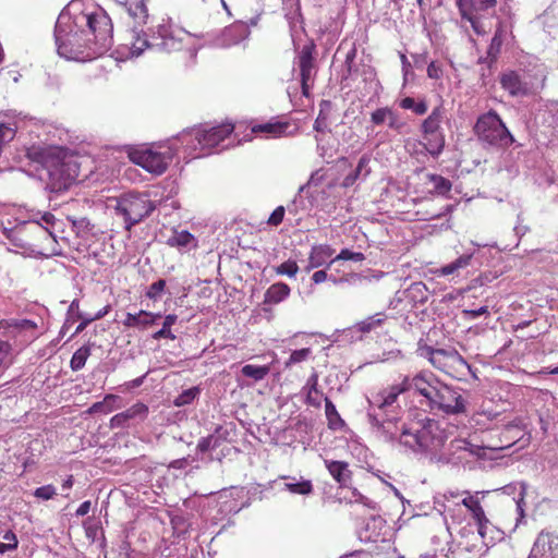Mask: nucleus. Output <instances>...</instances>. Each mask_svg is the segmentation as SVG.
I'll list each match as a JSON object with an SVG mask.
<instances>
[{
  "label": "nucleus",
  "instance_id": "obj_7",
  "mask_svg": "<svg viewBox=\"0 0 558 558\" xmlns=\"http://www.w3.org/2000/svg\"><path fill=\"white\" fill-rule=\"evenodd\" d=\"M0 371L8 368L15 354L32 343L37 337V324L31 319L9 318L0 320Z\"/></svg>",
  "mask_w": 558,
  "mask_h": 558
},
{
  "label": "nucleus",
  "instance_id": "obj_58",
  "mask_svg": "<svg viewBox=\"0 0 558 558\" xmlns=\"http://www.w3.org/2000/svg\"><path fill=\"white\" fill-rule=\"evenodd\" d=\"M462 314L464 317L470 319H475L482 315L488 314V307L487 306H481L476 310H463Z\"/></svg>",
  "mask_w": 558,
  "mask_h": 558
},
{
  "label": "nucleus",
  "instance_id": "obj_43",
  "mask_svg": "<svg viewBox=\"0 0 558 558\" xmlns=\"http://www.w3.org/2000/svg\"><path fill=\"white\" fill-rule=\"evenodd\" d=\"M343 498L347 499L349 504H361L368 509H376V502L362 495L356 488H352L350 490V496H344Z\"/></svg>",
  "mask_w": 558,
  "mask_h": 558
},
{
  "label": "nucleus",
  "instance_id": "obj_50",
  "mask_svg": "<svg viewBox=\"0 0 558 558\" xmlns=\"http://www.w3.org/2000/svg\"><path fill=\"white\" fill-rule=\"evenodd\" d=\"M165 288H166V280L159 279V280L153 282L148 287V289L146 291V296L150 300L157 301L160 299L161 293L163 292Z\"/></svg>",
  "mask_w": 558,
  "mask_h": 558
},
{
  "label": "nucleus",
  "instance_id": "obj_18",
  "mask_svg": "<svg viewBox=\"0 0 558 558\" xmlns=\"http://www.w3.org/2000/svg\"><path fill=\"white\" fill-rule=\"evenodd\" d=\"M500 84L513 97L526 96L536 89L525 72H506L500 76Z\"/></svg>",
  "mask_w": 558,
  "mask_h": 558
},
{
  "label": "nucleus",
  "instance_id": "obj_53",
  "mask_svg": "<svg viewBox=\"0 0 558 558\" xmlns=\"http://www.w3.org/2000/svg\"><path fill=\"white\" fill-rule=\"evenodd\" d=\"M314 130L318 133H325L329 131L328 118L322 109L314 122Z\"/></svg>",
  "mask_w": 558,
  "mask_h": 558
},
{
  "label": "nucleus",
  "instance_id": "obj_32",
  "mask_svg": "<svg viewBox=\"0 0 558 558\" xmlns=\"http://www.w3.org/2000/svg\"><path fill=\"white\" fill-rule=\"evenodd\" d=\"M290 287L284 282H276L271 284L265 292V304H278L290 295Z\"/></svg>",
  "mask_w": 558,
  "mask_h": 558
},
{
  "label": "nucleus",
  "instance_id": "obj_19",
  "mask_svg": "<svg viewBox=\"0 0 558 558\" xmlns=\"http://www.w3.org/2000/svg\"><path fill=\"white\" fill-rule=\"evenodd\" d=\"M296 64L300 70L302 93L307 96L315 75L313 47L311 45L302 47L296 58Z\"/></svg>",
  "mask_w": 558,
  "mask_h": 558
},
{
  "label": "nucleus",
  "instance_id": "obj_11",
  "mask_svg": "<svg viewBox=\"0 0 558 558\" xmlns=\"http://www.w3.org/2000/svg\"><path fill=\"white\" fill-rule=\"evenodd\" d=\"M420 355L426 357L437 369L449 376L458 377L471 373V365L453 349H435L433 347L418 348Z\"/></svg>",
  "mask_w": 558,
  "mask_h": 558
},
{
  "label": "nucleus",
  "instance_id": "obj_45",
  "mask_svg": "<svg viewBox=\"0 0 558 558\" xmlns=\"http://www.w3.org/2000/svg\"><path fill=\"white\" fill-rule=\"evenodd\" d=\"M38 220H36V225L40 226L50 236H53V228L56 225V218L51 213L37 211Z\"/></svg>",
  "mask_w": 558,
  "mask_h": 558
},
{
  "label": "nucleus",
  "instance_id": "obj_20",
  "mask_svg": "<svg viewBox=\"0 0 558 558\" xmlns=\"http://www.w3.org/2000/svg\"><path fill=\"white\" fill-rule=\"evenodd\" d=\"M529 558H558V535L542 531L534 542Z\"/></svg>",
  "mask_w": 558,
  "mask_h": 558
},
{
  "label": "nucleus",
  "instance_id": "obj_61",
  "mask_svg": "<svg viewBox=\"0 0 558 558\" xmlns=\"http://www.w3.org/2000/svg\"><path fill=\"white\" fill-rule=\"evenodd\" d=\"M15 131L4 124L0 125V143L9 142L14 137Z\"/></svg>",
  "mask_w": 558,
  "mask_h": 558
},
{
  "label": "nucleus",
  "instance_id": "obj_57",
  "mask_svg": "<svg viewBox=\"0 0 558 558\" xmlns=\"http://www.w3.org/2000/svg\"><path fill=\"white\" fill-rule=\"evenodd\" d=\"M317 386H318V375L316 373H313L310 378L307 379V383L305 385V389H307V400L310 403H312V393L317 392Z\"/></svg>",
  "mask_w": 558,
  "mask_h": 558
},
{
  "label": "nucleus",
  "instance_id": "obj_56",
  "mask_svg": "<svg viewBox=\"0 0 558 558\" xmlns=\"http://www.w3.org/2000/svg\"><path fill=\"white\" fill-rule=\"evenodd\" d=\"M217 441L218 439L214 436L204 437L198 441L197 449L201 452H206L209 449L215 448L217 446Z\"/></svg>",
  "mask_w": 558,
  "mask_h": 558
},
{
  "label": "nucleus",
  "instance_id": "obj_4",
  "mask_svg": "<svg viewBox=\"0 0 558 558\" xmlns=\"http://www.w3.org/2000/svg\"><path fill=\"white\" fill-rule=\"evenodd\" d=\"M26 156L47 171L46 189L51 193L64 192L81 177H88V173L83 172L87 159L68 154L60 147L32 146L27 149Z\"/></svg>",
  "mask_w": 558,
  "mask_h": 558
},
{
  "label": "nucleus",
  "instance_id": "obj_33",
  "mask_svg": "<svg viewBox=\"0 0 558 558\" xmlns=\"http://www.w3.org/2000/svg\"><path fill=\"white\" fill-rule=\"evenodd\" d=\"M120 400L121 399L119 396L108 393L105 396L102 401L95 402L94 404H92L88 408L87 413L88 414H97V413L108 414V413L114 411L116 409L120 408V405L117 404Z\"/></svg>",
  "mask_w": 558,
  "mask_h": 558
},
{
  "label": "nucleus",
  "instance_id": "obj_8",
  "mask_svg": "<svg viewBox=\"0 0 558 558\" xmlns=\"http://www.w3.org/2000/svg\"><path fill=\"white\" fill-rule=\"evenodd\" d=\"M156 203L148 193L129 192L116 198L114 214L121 218L126 231L149 217L156 209Z\"/></svg>",
  "mask_w": 558,
  "mask_h": 558
},
{
  "label": "nucleus",
  "instance_id": "obj_55",
  "mask_svg": "<svg viewBox=\"0 0 558 558\" xmlns=\"http://www.w3.org/2000/svg\"><path fill=\"white\" fill-rule=\"evenodd\" d=\"M68 219L71 221L72 227L75 228L77 231H86L89 230L90 222L86 217H68Z\"/></svg>",
  "mask_w": 558,
  "mask_h": 558
},
{
  "label": "nucleus",
  "instance_id": "obj_13",
  "mask_svg": "<svg viewBox=\"0 0 558 558\" xmlns=\"http://www.w3.org/2000/svg\"><path fill=\"white\" fill-rule=\"evenodd\" d=\"M445 435H447L445 433ZM448 438V436H446ZM445 439L442 447L435 452L429 450H412L413 452H426L432 454L434 458H437L438 461L451 464H466L470 462V457H481L483 448L469 442L466 439L456 438L450 441L448 447L446 448Z\"/></svg>",
  "mask_w": 558,
  "mask_h": 558
},
{
  "label": "nucleus",
  "instance_id": "obj_46",
  "mask_svg": "<svg viewBox=\"0 0 558 558\" xmlns=\"http://www.w3.org/2000/svg\"><path fill=\"white\" fill-rule=\"evenodd\" d=\"M312 354V350L310 348H303L300 350H294L290 357L284 362V367L290 368L295 364L305 362Z\"/></svg>",
  "mask_w": 558,
  "mask_h": 558
},
{
  "label": "nucleus",
  "instance_id": "obj_30",
  "mask_svg": "<svg viewBox=\"0 0 558 558\" xmlns=\"http://www.w3.org/2000/svg\"><path fill=\"white\" fill-rule=\"evenodd\" d=\"M423 141L425 149L434 157L441 154L445 147V134L444 131L423 132Z\"/></svg>",
  "mask_w": 558,
  "mask_h": 558
},
{
  "label": "nucleus",
  "instance_id": "obj_10",
  "mask_svg": "<svg viewBox=\"0 0 558 558\" xmlns=\"http://www.w3.org/2000/svg\"><path fill=\"white\" fill-rule=\"evenodd\" d=\"M474 132L480 142L492 147L506 148L514 142L513 135L495 110L477 118Z\"/></svg>",
  "mask_w": 558,
  "mask_h": 558
},
{
  "label": "nucleus",
  "instance_id": "obj_35",
  "mask_svg": "<svg viewBox=\"0 0 558 558\" xmlns=\"http://www.w3.org/2000/svg\"><path fill=\"white\" fill-rule=\"evenodd\" d=\"M325 414L329 428L337 430L344 426V421L338 413L336 405L328 398L325 399Z\"/></svg>",
  "mask_w": 558,
  "mask_h": 558
},
{
  "label": "nucleus",
  "instance_id": "obj_51",
  "mask_svg": "<svg viewBox=\"0 0 558 558\" xmlns=\"http://www.w3.org/2000/svg\"><path fill=\"white\" fill-rule=\"evenodd\" d=\"M497 278H498L497 272H493V271L484 272V274L480 275L477 278L473 279L471 282V286L468 289L470 290L477 286H485Z\"/></svg>",
  "mask_w": 558,
  "mask_h": 558
},
{
  "label": "nucleus",
  "instance_id": "obj_49",
  "mask_svg": "<svg viewBox=\"0 0 558 558\" xmlns=\"http://www.w3.org/2000/svg\"><path fill=\"white\" fill-rule=\"evenodd\" d=\"M364 258V254L361 252H353L348 248H343L336 257H333V259L330 260V263L338 260L362 262Z\"/></svg>",
  "mask_w": 558,
  "mask_h": 558
},
{
  "label": "nucleus",
  "instance_id": "obj_44",
  "mask_svg": "<svg viewBox=\"0 0 558 558\" xmlns=\"http://www.w3.org/2000/svg\"><path fill=\"white\" fill-rule=\"evenodd\" d=\"M161 318L160 313H151L144 310H141L137 313V328L145 329L149 326H153L157 319Z\"/></svg>",
  "mask_w": 558,
  "mask_h": 558
},
{
  "label": "nucleus",
  "instance_id": "obj_47",
  "mask_svg": "<svg viewBox=\"0 0 558 558\" xmlns=\"http://www.w3.org/2000/svg\"><path fill=\"white\" fill-rule=\"evenodd\" d=\"M199 395V389L197 387L189 388L184 391H182L175 399H174V405L175 407H184L187 404H191Z\"/></svg>",
  "mask_w": 558,
  "mask_h": 558
},
{
  "label": "nucleus",
  "instance_id": "obj_26",
  "mask_svg": "<svg viewBox=\"0 0 558 558\" xmlns=\"http://www.w3.org/2000/svg\"><path fill=\"white\" fill-rule=\"evenodd\" d=\"M166 244L170 247H175L179 251H191L197 248V239L186 230L173 229L172 234L167 239Z\"/></svg>",
  "mask_w": 558,
  "mask_h": 558
},
{
  "label": "nucleus",
  "instance_id": "obj_60",
  "mask_svg": "<svg viewBox=\"0 0 558 558\" xmlns=\"http://www.w3.org/2000/svg\"><path fill=\"white\" fill-rule=\"evenodd\" d=\"M77 318L81 319L82 322L76 327L75 335L81 333L92 322H94V318H92V316L86 315L82 312L77 313Z\"/></svg>",
  "mask_w": 558,
  "mask_h": 558
},
{
  "label": "nucleus",
  "instance_id": "obj_1",
  "mask_svg": "<svg viewBox=\"0 0 558 558\" xmlns=\"http://www.w3.org/2000/svg\"><path fill=\"white\" fill-rule=\"evenodd\" d=\"M440 380L430 372H420L404 376L399 384L391 385L367 398V417L375 435L396 448L405 450H429L435 452L446 439L440 423L425 418L410 424L401 423V407L398 398L403 392H412L429 402Z\"/></svg>",
  "mask_w": 558,
  "mask_h": 558
},
{
  "label": "nucleus",
  "instance_id": "obj_41",
  "mask_svg": "<svg viewBox=\"0 0 558 558\" xmlns=\"http://www.w3.org/2000/svg\"><path fill=\"white\" fill-rule=\"evenodd\" d=\"M428 181L433 183L434 192L438 195H446L451 190V182L439 175V174H428Z\"/></svg>",
  "mask_w": 558,
  "mask_h": 558
},
{
  "label": "nucleus",
  "instance_id": "obj_31",
  "mask_svg": "<svg viewBox=\"0 0 558 558\" xmlns=\"http://www.w3.org/2000/svg\"><path fill=\"white\" fill-rule=\"evenodd\" d=\"M284 481V489L294 495L308 496L313 493V484L310 480L296 478L291 476H282Z\"/></svg>",
  "mask_w": 558,
  "mask_h": 558
},
{
  "label": "nucleus",
  "instance_id": "obj_21",
  "mask_svg": "<svg viewBox=\"0 0 558 558\" xmlns=\"http://www.w3.org/2000/svg\"><path fill=\"white\" fill-rule=\"evenodd\" d=\"M525 489L526 486L523 482L511 483L497 489V492L501 493L502 495L513 496L511 500V507H513L515 512V523L510 531H514L524 519Z\"/></svg>",
  "mask_w": 558,
  "mask_h": 558
},
{
  "label": "nucleus",
  "instance_id": "obj_16",
  "mask_svg": "<svg viewBox=\"0 0 558 558\" xmlns=\"http://www.w3.org/2000/svg\"><path fill=\"white\" fill-rule=\"evenodd\" d=\"M470 245L472 246V248H468L463 254H461L454 260L433 270L432 272L434 274V276H436V277H448V276L458 277L460 275L461 270L468 268L469 266H473L475 264V262L477 260L478 248L484 247L485 245H482L474 241H471Z\"/></svg>",
  "mask_w": 558,
  "mask_h": 558
},
{
  "label": "nucleus",
  "instance_id": "obj_24",
  "mask_svg": "<svg viewBox=\"0 0 558 558\" xmlns=\"http://www.w3.org/2000/svg\"><path fill=\"white\" fill-rule=\"evenodd\" d=\"M335 254V250L327 244H317L313 245L308 255V264L305 268L306 271H311L312 269L322 267V266H330L332 255Z\"/></svg>",
  "mask_w": 558,
  "mask_h": 558
},
{
  "label": "nucleus",
  "instance_id": "obj_64",
  "mask_svg": "<svg viewBox=\"0 0 558 558\" xmlns=\"http://www.w3.org/2000/svg\"><path fill=\"white\" fill-rule=\"evenodd\" d=\"M340 558H371L369 554L364 550H356L350 554H347Z\"/></svg>",
  "mask_w": 558,
  "mask_h": 558
},
{
  "label": "nucleus",
  "instance_id": "obj_34",
  "mask_svg": "<svg viewBox=\"0 0 558 558\" xmlns=\"http://www.w3.org/2000/svg\"><path fill=\"white\" fill-rule=\"evenodd\" d=\"M445 110L442 107H436L430 114L422 123V133L434 131H442L441 123L444 120Z\"/></svg>",
  "mask_w": 558,
  "mask_h": 558
},
{
  "label": "nucleus",
  "instance_id": "obj_54",
  "mask_svg": "<svg viewBox=\"0 0 558 558\" xmlns=\"http://www.w3.org/2000/svg\"><path fill=\"white\" fill-rule=\"evenodd\" d=\"M284 211L283 206H278L269 216L268 223L274 227L279 226L283 220Z\"/></svg>",
  "mask_w": 558,
  "mask_h": 558
},
{
  "label": "nucleus",
  "instance_id": "obj_17",
  "mask_svg": "<svg viewBox=\"0 0 558 558\" xmlns=\"http://www.w3.org/2000/svg\"><path fill=\"white\" fill-rule=\"evenodd\" d=\"M371 125L366 126L367 136H372L375 126L387 125L389 130L402 133L407 123L390 107H379L369 114Z\"/></svg>",
  "mask_w": 558,
  "mask_h": 558
},
{
  "label": "nucleus",
  "instance_id": "obj_40",
  "mask_svg": "<svg viewBox=\"0 0 558 558\" xmlns=\"http://www.w3.org/2000/svg\"><path fill=\"white\" fill-rule=\"evenodd\" d=\"M241 372L245 377L252 378L255 381H259L263 380L268 375L269 366L246 364L242 367Z\"/></svg>",
  "mask_w": 558,
  "mask_h": 558
},
{
  "label": "nucleus",
  "instance_id": "obj_63",
  "mask_svg": "<svg viewBox=\"0 0 558 558\" xmlns=\"http://www.w3.org/2000/svg\"><path fill=\"white\" fill-rule=\"evenodd\" d=\"M123 325L128 328H137V313H128L123 320Z\"/></svg>",
  "mask_w": 558,
  "mask_h": 558
},
{
  "label": "nucleus",
  "instance_id": "obj_38",
  "mask_svg": "<svg viewBox=\"0 0 558 558\" xmlns=\"http://www.w3.org/2000/svg\"><path fill=\"white\" fill-rule=\"evenodd\" d=\"M148 407L143 402H137L123 411L126 422L137 421L143 422L148 415Z\"/></svg>",
  "mask_w": 558,
  "mask_h": 558
},
{
  "label": "nucleus",
  "instance_id": "obj_52",
  "mask_svg": "<svg viewBox=\"0 0 558 558\" xmlns=\"http://www.w3.org/2000/svg\"><path fill=\"white\" fill-rule=\"evenodd\" d=\"M57 494L56 487L52 485L40 486L35 489L34 496L38 499L49 500Z\"/></svg>",
  "mask_w": 558,
  "mask_h": 558
},
{
  "label": "nucleus",
  "instance_id": "obj_59",
  "mask_svg": "<svg viewBox=\"0 0 558 558\" xmlns=\"http://www.w3.org/2000/svg\"><path fill=\"white\" fill-rule=\"evenodd\" d=\"M128 426V422L125 420V416L122 412L113 415L110 418V427L111 428H124Z\"/></svg>",
  "mask_w": 558,
  "mask_h": 558
},
{
  "label": "nucleus",
  "instance_id": "obj_39",
  "mask_svg": "<svg viewBox=\"0 0 558 558\" xmlns=\"http://www.w3.org/2000/svg\"><path fill=\"white\" fill-rule=\"evenodd\" d=\"M177 319H178V316L174 315V314H169L165 317V320L162 323V327L161 329H159L158 331H156L154 335H153V338L155 340H160V339H170V340H174L175 339V336L172 333L171 331V327L177 323Z\"/></svg>",
  "mask_w": 558,
  "mask_h": 558
},
{
  "label": "nucleus",
  "instance_id": "obj_12",
  "mask_svg": "<svg viewBox=\"0 0 558 558\" xmlns=\"http://www.w3.org/2000/svg\"><path fill=\"white\" fill-rule=\"evenodd\" d=\"M462 20L470 22L478 36L487 34L492 28L488 21L494 15L496 0H457Z\"/></svg>",
  "mask_w": 558,
  "mask_h": 558
},
{
  "label": "nucleus",
  "instance_id": "obj_3",
  "mask_svg": "<svg viewBox=\"0 0 558 558\" xmlns=\"http://www.w3.org/2000/svg\"><path fill=\"white\" fill-rule=\"evenodd\" d=\"M128 13L131 32V46L126 47V58H137L146 49L160 52L185 50L194 59L202 48L201 38L177 25L170 17H162L150 26L145 0H125L121 2Z\"/></svg>",
  "mask_w": 558,
  "mask_h": 558
},
{
  "label": "nucleus",
  "instance_id": "obj_36",
  "mask_svg": "<svg viewBox=\"0 0 558 558\" xmlns=\"http://www.w3.org/2000/svg\"><path fill=\"white\" fill-rule=\"evenodd\" d=\"M90 353H92V349H90V345H88V344H85V345H82L81 348H78L73 353V355L71 357V361H70L71 369L74 372L82 369L85 366L86 361L89 357Z\"/></svg>",
  "mask_w": 558,
  "mask_h": 558
},
{
  "label": "nucleus",
  "instance_id": "obj_5",
  "mask_svg": "<svg viewBox=\"0 0 558 558\" xmlns=\"http://www.w3.org/2000/svg\"><path fill=\"white\" fill-rule=\"evenodd\" d=\"M233 130L232 123L210 128L198 125L183 130L179 133L183 158H203L230 148L233 146Z\"/></svg>",
  "mask_w": 558,
  "mask_h": 558
},
{
  "label": "nucleus",
  "instance_id": "obj_6",
  "mask_svg": "<svg viewBox=\"0 0 558 558\" xmlns=\"http://www.w3.org/2000/svg\"><path fill=\"white\" fill-rule=\"evenodd\" d=\"M129 159L147 172L156 175L162 174L174 156L182 155L179 134L165 141L129 146Z\"/></svg>",
  "mask_w": 558,
  "mask_h": 558
},
{
  "label": "nucleus",
  "instance_id": "obj_28",
  "mask_svg": "<svg viewBox=\"0 0 558 558\" xmlns=\"http://www.w3.org/2000/svg\"><path fill=\"white\" fill-rule=\"evenodd\" d=\"M289 128L288 123L282 122H267L255 124L251 129L252 134L260 135L264 138H277L281 137L287 133Z\"/></svg>",
  "mask_w": 558,
  "mask_h": 558
},
{
  "label": "nucleus",
  "instance_id": "obj_48",
  "mask_svg": "<svg viewBox=\"0 0 558 558\" xmlns=\"http://www.w3.org/2000/svg\"><path fill=\"white\" fill-rule=\"evenodd\" d=\"M298 271H299V266H298L296 262H294V260H287L276 267L277 275L288 276L290 278L295 277Z\"/></svg>",
  "mask_w": 558,
  "mask_h": 558
},
{
  "label": "nucleus",
  "instance_id": "obj_9",
  "mask_svg": "<svg viewBox=\"0 0 558 558\" xmlns=\"http://www.w3.org/2000/svg\"><path fill=\"white\" fill-rule=\"evenodd\" d=\"M533 123L539 144L558 146V101L539 99L533 104Z\"/></svg>",
  "mask_w": 558,
  "mask_h": 558
},
{
  "label": "nucleus",
  "instance_id": "obj_37",
  "mask_svg": "<svg viewBox=\"0 0 558 558\" xmlns=\"http://www.w3.org/2000/svg\"><path fill=\"white\" fill-rule=\"evenodd\" d=\"M506 35H507V29L504 27V25L501 23H499V26L497 27L495 35H494V37L490 41V45L488 47V51H487L488 57H490L492 59L497 58V56L500 52L502 43L506 38Z\"/></svg>",
  "mask_w": 558,
  "mask_h": 558
},
{
  "label": "nucleus",
  "instance_id": "obj_2",
  "mask_svg": "<svg viewBox=\"0 0 558 558\" xmlns=\"http://www.w3.org/2000/svg\"><path fill=\"white\" fill-rule=\"evenodd\" d=\"M54 40L61 58L80 62L90 60L111 47L112 20L94 0H72L58 16Z\"/></svg>",
  "mask_w": 558,
  "mask_h": 558
},
{
  "label": "nucleus",
  "instance_id": "obj_14",
  "mask_svg": "<svg viewBox=\"0 0 558 558\" xmlns=\"http://www.w3.org/2000/svg\"><path fill=\"white\" fill-rule=\"evenodd\" d=\"M427 407L449 415L462 414L466 410V402L458 388L440 381L433 393Z\"/></svg>",
  "mask_w": 558,
  "mask_h": 558
},
{
  "label": "nucleus",
  "instance_id": "obj_22",
  "mask_svg": "<svg viewBox=\"0 0 558 558\" xmlns=\"http://www.w3.org/2000/svg\"><path fill=\"white\" fill-rule=\"evenodd\" d=\"M387 525L380 515H371L359 529L357 535L361 542L377 543L384 539Z\"/></svg>",
  "mask_w": 558,
  "mask_h": 558
},
{
  "label": "nucleus",
  "instance_id": "obj_42",
  "mask_svg": "<svg viewBox=\"0 0 558 558\" xmlns=\"http://www.w3.org/2000/svg\"><path fill=\"white\" fill-rule=\"evenodd\" d=\"M384 315L378 313L374 316H369L367 318H365L364 320L356 324V327L359 329V331L361 332H369L374 329H376L377 327H379L383 322H384Z\"/></svg>",
  "mask_w": 558,
  "mask_h": 558
},
{
  "label": "nucleus",
  "instance_id": "obj_62",
  "mask_svg": "<svg viewBox=\"0 0 558 558\" xmlns=\"http://www.w3.org/2000/svg\"><path fill=\"white\" fill-rule=\"evenodd\" d=\"M427 75L430 78H440L442 75V70L440 65L436 64L435 62H430L427 66Z\"/></svg>",
  "mask_w": 558,
  "mask_h": 558
},
{
  "label": "nucleus",
  "instance_id": "obj_27",
  "mask_svg": "<svg viewBox=\"0 0 558 558\" xmlns=\"http://www.w3.org/2000/svg\"><path fill=\"white\" fill-rule=\"evenodd\" d=\"M324 463L331 477L340 485V487H347L349 485L351 481V471L347 462L325 459Z\"/></svg>",
  "mask_w": 558,
  "mask_h": 558
},
{
  "label": "nucleus",
  "instance_id": "obj_15",
  "mask_svg": "<svg viewBox=\"0 0 558 558\" xmlns=\"http://www.w3.org/2000/svg\"><path fill=\"white\" fill-rule=\"evenodd\" d=\"M489 492L487 490H477L471 493L469 490L463 492H448L444 495V498L447 502H452L454 505H463L468 511L471 513L475 523L483 520L485 511L482 507V500Z\"/></svg>",
  "mask_w": 558,
  "mask_h": 558
},
{
  "label": "nucleus",
  "instance_id": "obj_23",
  "mask_svg": "<svg viewBox=\"0 0 558 558\" xmlns=\"http://www.w3.org/2000/svg\"><path fill=\"white\" fill-rule=\"evenodd\" d=\"M250 25L244 22H236L226 27L220 37L216 40V46L229 48L245 40L250 36Z\"/></svg>",
  "mask_w": 558,
  "mask_h": 558
},
{
  "label": "nucleus",
  "instance_id": "obj_29",
  "mask_svg": "<svg viewBox=\"0 0 558 558\" xmlns=\"http://www.w3.org/2000/svg\"><path fill=\"white\" fill-rule=\"evenodd\" d=\"M369 162L371 156L368 154L361 156L356 168L343 179V186L349 187L352 186L356 180H365L371 173Z\"/></svg>",
  "mask_w": 558,
  "mask_h": 558
},
{
  "label": "nucleus",
  "instance_id": "obj_25",
  "mask_svg": "<svg viewBox=\"0 0 558 558\" xmlns=\"http://www.w3.org/2000/svg\"><path fill=\"white\" fill-rule=\"evenodd\" d=\"M478 536L483 544L488 547L505 538L506 532L495 526L485 515L483 520L476 523Z\"/></svg>",
  "mask_w": 558,
  "mask_h": 558
}]
</instances>
